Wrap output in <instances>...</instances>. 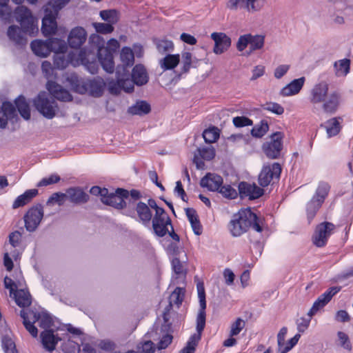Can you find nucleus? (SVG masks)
<instances>
[{
  "instance_id": "nucleus-24",
  "label": "nucleus",
  "mask_w": 353,
  "mask_h": 353,
  "mask_svg": "<svg viewBox=\"0 0 353 353\" xmlns=\"http://www.w3.org/2000/svg\"><path fill=\"white\" fill-rule=\"evenodd\" d=\"M26 34H28V33L24 31L21 26L20 28L16 25L10 26L7 31V35L9 39L15 44L20 46H23L26 43Z\"/></svg>"
},
{
  "instance_id": "nucleus-18",
  "label": "nucleus",
  "mask_w": 353,
  "mask_h": 353,
  "mask_svg": "<svg viewBox=\"0 0 353 353\" xmlns=\"http://www.w3.org/2000/svg\"><path fill=\"white\" fill-rule=\"evenodd\" d=\"M88 34L86 30L80 26L72 28L68 37V43L71 48L78 49L85 42Z\"/></svg>"
},
{
  "instance_id": "nucleus-64",
  "label": "nucleus",
  "mask_w": 353,
  "mask_h": 353,
  "mask_svg": "<svg viewBox=\"0 0 353 353\" xmlns=\"http://www.w3.org/2000/svg\"><path fill=\"white\" fill-rule=\"evenodd\" d=\"M137 350L138 353H154L155 346L151 341H145L138 345Z\"/></svg>"
},
{
  "instance_id": "nucleus-15",
  "label": "nucleus",
  "mask_w": 353,
  "mask_h": 353,
  "mask_svg": "<svg viewBox=\"0 0 353 353\" xmlns=\"http://www.w3.org/2000/svg\"><path fill=\"white\" fill-rule=\"evenodd\" d=\"M282 137L281 133L274 134L270 141L263 145L262 149L265 155L270 159H277L282 149Z\"/></svg>"
},
{
  "instance_id": "nucleus-60",
  "label": "nucleus",
  "mask_w": 353,
  "mask_h": 353,
  "mask_svg": "<svg viewBox=\"0 0 353 353\" xmlns=\"http://www.w3.org/2000/svg\"><path fill=\"white\" fill-rule=\"evenodd\" d=\"M301 337L300 334H296L294 335V337H292L291 339H290L287 343L285 342L284 346H281L278 351L279 353H287L289 352L291 349H292L298 343L299 339Z\"/></svg>"
},
{
  "instance_id": "nucleus-20",
  "label": "nucleus",
  "mask_w": 353,
  "mask_h": 353,
  "mask_svg": "<svg viewBox=\"0 0 353 353\" xmlns=\"http://www.w3.org/2000/svg\"><path fill=\"white\" fill-rule=\"evenodd\" d=\"M341 103V94L337 91H334L321 103L322 108L325 113L334 114L338 110Z\"/></svg>"
},
{
  "instance_id": "nucleus-62",
  "label": "nucleus",
  "mask_w": 353,
  "mask_h": 353,
  "mask_svg": "<svg viewBox=\"0 0 353 353\" xmlns=\"http://www.w3.org/2000/svg\"><path fill=\"white\" fill-rule=\"evenodd\" d=\"M269 129L267 122L262 121L259 125H257L252 130V134L255 137H262Z\"/></svg>"
},
{
  "instance_id": "nucleus-30",
  "label": "nucleus",
  "mask_w": 353,
  "mask_h": 353,
  "mask_svg": "<svg viewBox=\"0 0 353 353\" xmlns=\"http://www.w3.org/2000/svg\"><path fill=\"white\" fill-rule=\"evenodd\" d=\"M17 116L14 105L10 102H3L0 110V128H5L8 121L14 119Z\"/></svg>"
},
{
  "instance_id": "nucleus-56",
  "label": "nucleus",
  "mask_w": 353,
  "mask_h": 353,
  "mask_svg": "<svg viewBox=\"0 0 353 353\" xmlns=\"http://www.w3.org/2000/svg\"><path fill=\"white\" fill-rule=\"evenodd\" d=\"M249 0H229L226 6L230 10L245 9L248 11Z\"/></svg>"
},
{
  "instance_id": "nucleus-22",
  "label": "nucleus",
  "mask_w": 353,
  "mask_h": 353,
  "mask_svg": "<svg viewBox=\"0 0 353 353\" xmlns=\"http://www.w3.org/2000/svg\"><path fill=\"white\" fill-rule=\"evenodd\" d=\"M343 119L341 117H332L321 125L323 128L328 138L336 136L342 128Z\"/></svg>"
},
{
  "instance_id": "nucleus-13",
  "label": "nucleus",
  "mask_w": 353,
  "mask_h": 353,
  "mask_svg": "<svg viewBox=\"0 0 353 353\" xmlns=\"http://www.w3.org/2000/svg\"><path fill=\"white\" fill-rule=\"evenodd\" d=\"M329 88V83L326 81H321L315 83L309 92L310 103L313 105L323 103L328 97Z\"/></svg>"
},
{
  "instance_id": "nucleus-42",
  "label": "nucleus",
  "mask_w": 353,
  "mask_h": 353,
  "mask_svg": "<svg viewBox=\"0 0 353 353\" xmlns=\"http://www.w3.org/2000/svg\"><path fill=\"white\" fill-rule=\"evenodd\" d=\"M323 203L320 202V201L313 197H312L311 199L307 203L305 211L307 219L309 223H310L313 220L317 212L322 206Z\"/></svg>"
},
{
  "instance_id": "nucleus-12",
  "label": "nucleus",
  "mask_w": 353,
  "mask_h": 353,
  "mask_svg": "<svg viewBox=\"0 0 353 353\" xmlns=\"http://www.w3.org/2000/svg\"><path fill=\"white\" fill-rule=\"evenodd\" d=\"M168 226L172 228L171 221L163 209H158L152 219V228L156 235L163 236L169 232Z\"/></svg>"
},
{
  "instance_id": "nucleus-29",
  "label": "nucleus",
  "mask_w": 353,
  "mask_h": 353,
  "mask_svg": "<svg viewBox=\"0 0 353 353\" xmlns=\"http://www.w3.org/2000/svg\"><path fill=\"white\" fill-rule=\"evenodd\" d=\"M172 268L174 272L173 282L176 284L184 283L187 274L184 264L178 258H174L172 261Z\"/></svg>"
},
{
  "instance_id": "nucleus-5",
  "label": "nucleus",
  "mask_w": 353,
  "mask_h": 353,
  "mask_svg": "<svg viewBox=\"0 0 353 353\" xmlns=\"http://www.w3.org/2000/svg\"><path fill=\"white\" fill-rule=\"evenodd\" d=\"M90 55L92 56V59L94 58V54L90 52L87 53L85 49L81 50L77 54L70 52L68 59L65 58L63 53H59L54 54V64L58 69H64L68 66L69 63L74 66L82 64L87 68L90 73L94 74L97 72V65L95 61L90 62L89 57Z\"/></svg>"
},
{
  "instance_id": "nucleus-25",
  "label": "nucleus",
  "mask_w": 353,
  "mask_h": 353,
  "mask_svg": "<svg viewBox=\"0 0 353 353\" xmlns=\"http://www.w3.org/2000/svg\"><path fill=\"white\" fill-rule=\"evenodd\" d=\"M44 12L45 16L42 20L41 31L43 35L47 37L56 32L57 28L56 19L57 16L48 12Z\"/></svg>"
},
{
  "instance_id": "nucleus-63",
  "label": "nucleus",
  "mask_w": 353,
  "mask_h": 353,
  "mask_svg": "<svg viewBox=\"0 0 353 353\" xmlns=\"http://www.w3.org/2000/svg\"><path fill=\"white\" fill-rule=\"evenodd\" d=\"M201 157L205 160L210 161L215 156V150L212 146H208L198 150Z\"/></svg>"
},
{
  "instance_id": "nucleus-57",
  "label": "nucleus",
  "mask_w": 353,
  "mask_h": 353,
  "mask_svg": "<svg viewBox=\"0 0 353 353\" xmlns=\"http://www.w3.org/2000/svg\"><path fill=\"white\" fill-rule=\"evenodd\" d=\"M9 0L0 1V17L5 21H9L12 16V10L8 5Z\"/></svg>"
},
{
  "instance_id": "nucleus-3",
  "label": "nucleus",
  "mask_w": 353,
  "mask_h": 353,
  "mask_svg": "<svg viewBox=\"0 0 353 353\" xmlns=\"http://www.w3.org/2000/svg\"><path fill=\"white\" fill-rule=\"evenodd\" d=\"M200 310L196 318V332L190 338L187 345L179 353H194L195 348L201 339V333L205 325V293L204 285L199 282L196 285Z\"/></svg>"
},
{
  "instance_id": "nucleus-8",
  "label": "nucleus",
  "mask_w": 353,
  "mask_h": 353,
  "mask_svg": "<svg viewBox=\"0 0 353 353\" xmlns=\"http://www.w3.org/2000/svg\"><path fill=\"white\" fill-rule=\"evenodd\" d=\"M32 103L36 110L48 119L54 118L59 110L57 103L46 92L39 93Z\"/></svg>"
},
{
  "instance_id": "nucleus-11",
  "label": "nucleus",
  "mask_w": 353,
  "mask_h": 353,
  "mask_svg": "<svg viewBox=\"0 0 353 353\" xmlns=\"http://www.w3.org/2000/svg\"><path fill=\"white\" fill-rule=\"evenodd\" d=\"M281 172V165L278 163L264 165L259 175V183L262 187H266L271 181L278 180Z\"/></svg>"
},
{
  "instance_id": "nucleus-38",
  "label": "nucleus",
  "mask_w": 353,
  "mask_h": 353,
  "mask_svg": "<svg viewBox=\"0 0 353 353\" xmlns=\"http://www.w3.org/2000/svg\"><path fill=\"white\" fill-rule=\"evenodd\" d=\"M136 210L140 221L145 225H148L152 219V212L145 203L139 202L137 204Z\"/></svg>"
},
{
  "instance_id": "nucleus-51",
  "label": "nucleus",
  "mask_w": 353,
  "mask_h": 353,
  "mask_svg": "<svg viewBox=\"0 0 353 353\" xmlns=\"http://www.w3.org/2000/svg\"><path fill=\"white\" fill-rule=\"evenodd\" d=\"M203 137L206 143H214L219 137V130L216 127L206 129L203 132Z\"/></svg>"
},
{
  "instance_id": "nucleus-59",
  "label": "nucleus",
  "mask_w": 353,
  "mask_h": 353,
  "mask_svg": "<svg viewBox=\"0 0 353 353\" xmlns=\"http://www.w3.org/2000/svg\"><path fill=\"white\" fill-rule=\"evenodd\" d=\"M41 70L44 76L49 79L48 81H51L50 79L55 78V71L54 68L52 67L50 62L48 61H43L41 64Z\"/></svg>"
},
{
  "instance_id": "nucleus-33",
  "label": "nucleus",
  "mask_w": 353,
  "mask_h": 353,
  "mask_svg": "<svg viewBox=\"0 0 353 353\" xmlns=\"http://www.w3.org/2000/svg\"><path fill=\"white\" fill-rule=\"evenodd\" d=\"M116 74L118 76V85L119 87H122L126 92H131L134 90V82L133 79H129V71L126 72V74H123V72L121 71V68H117Z\"/></svg>"
},
{
  "instance_id": "nucleus-4",
  "label": "nucleus",
  "mask_w": 353,
  "mask_h": 353,
  "mask_svg": "<svg viewBox=\"0 0 353 353\" xmlns=\"http://www.w3.org/2000/svg\"><path fill=\"white\" fill-rule=\"evenodd\" d=\"M66 81L78 93H88L94 97H101L104 91L105 83L99 77L93 79H79L74 73L68 74Z\"/></svg>"
},
{
  "instance_id": "nucleus-9",
  "label": "nucleus",
  "mask_w": 353,
  "mask_h": 353,
  "mask_svg": "<svg viewBox=\"0 0 353 353\" xmlns=\"http://www.w3.org/2000/svg\"><path fill=\"white\" fill-rule=\"evenodd\" d=\"M43 216V210L41 205H37L30 208L23 217L26 230L30 232L35 231Z\"/></svg>"
},
{
  "instance_id": "nucleus-41",
  "label": "nucleus",
  "mask_w": 353,
  "mask_h": 353,
  "mask_svg": "<svg viewBox=\"0 0 353 353\" xmlns=\"http://www.w3.org/2000/svg\"><path fill=\"white\" fill-rule=\"evenodd\" d=\"M16 303L22 307H28L31 303V296L25 289L16 290L13 294Z\"/></svg>"
},
{
  "instance_id": "nucleus-23",
  "label": "nucleus",
  "mask_w": 353,
  "mask_h": 353,
  "mask_svg": "<svg viewBox=\"0 0 353 353\" xmlns=\"http://www.w3.org/2000/svg\"><path fill=\"white\" fill-rule=\"evenodd\" d=\"M46 88L52 95L59 101H70L72 99L70 93L54 81H48Z\"/></svg>"
},
{
  "instance_id": "nucleus-27",
  "label": "nucleus",
  "mask_w": 353,
  "mask_h": 353,
  "mask_svg": "<svg viewBox=\"0 0 353 353\" xmlns=\"http://www.w3.org/2000/svg\"><path fill=\"white\" fill-rule=\"evenodd\" d=\"M305 81V78L304 77L292 80L281 90V95L290 97L297 94L303 87Z\"/></svg>"
},
{
  "instance_id": "nucleus-54",
  "label": "nucleus",
  "mask_w": 353,
  "mask_h": 353,
  "mask_svg": "<svg viewBox=\"0 0 353 353\" xmlns=\"http://www.w3.org/2000/svg\"><path fill=\"white\" fill-rule=\"evenodd\" d=\"M218 191L223 197L229 199H234L238 196V192L236 189L230 185H221Z\"/></svg>"
},
{
  "instance_id": "nucleus-52",
  "label": "nucleus",
  "mask_w": 353,
  "mask_h": 353,
  "mask_svg": "<svg viewBox=\"0 0 353 353\" xmlns=\"http://www.w3.org/2000/svg\"><path fill=\"white\" fill-rule=\"evenodd\" d=\"M66 199L67 197L65 194L55 192L48 198L46 205L48 206H52L57 204L59 206H61L65 203Z\"/></svg>"
},
{
  "instance_id": "nucleus-50",
  "label": "nucleus",
  "mask_w": 353,
  "mask_h": 353,
  "mask_svg": "<svg viewBox=\"0 0 353 353\" xmlns=\"http://www.w3.org/2000/svg\"><path fill=\"white\" fill-rule=\"evenodd\" d=\"M264 43L265 36L262 34H252L249 54L255 50L262 49L264 46Z\"/></svg>"
},
{
  "instance_id": "nucleus-35",
  "label": "nucleus",
  "mask_w": 353,
  "mask_h": 353,
  "mask_svg": "<svg viewBox=\"0 0 353 353\" xmlns=\"http://www.w3.org/2000/svg\"><path fill=\"white\" fill-rule=\"evenodd\" d=\"M180 63L179 54H168L159 60V65L163 70L174 69Z\"/></svg>"
},
{
  "instance_id": "nucleus-43",
  "label": "nucleus",
  "mask_w": 353,
  "mask_h": 353,
  "mask_svg": "<svg viewBox=\"0 0 353 353\" xmlns=\"http://www.w3.org/2000/svg\"><path fill=\"white\" fill-rule=\"evenodd\" d=\"M154 43L157 51L161 54H170L174 48L173 42L166 39H157L154 40Z\"/></svg>"
},
{
  "instance_id": "nucleus-6",
  "label": "nucleus",
  "mask_w": 353,
  "mask_h": 353,
  "mask_svg": "<svg viewBox=\"0 0 353 353\" xmlns=\"http://www.w3.org/2000/svg\"><path fill=\"white\" fill-rule=\"evenodd\" d=\"M20 315L23 319V323L26 329L33 337H37L38 334L37 328L34 326L36 322L40 327L47 330L52 323L51 316L45 311L29 310L25 312L21 310Z\"/></svg>"
},
{
  "instance_id": "nucleus-58",
  "label": "nucleus",
  "mask_w": 353,
  "mask_h": 353,
  "mask_svg": "<svg viewBox=\"0 0 353 353\" xmlns=\"http://www.w3.org/2000/svg\"><path fill=\"white\" fill-rule=\"evenodd\" d=\"M92 26L97 32L100 34H110L114 31V26L111 23L95 22Z\"/></svg>"
},
{
  "instance_id": "nucleus-2",
  "label": "nucleus",
  "mask_w": 353,
  "mask_h": 353,
  "mask_svg": "<svg viewBox=\"0 0 353 353\" xmlns=\"http://www.w3.org/2000/svg\"><path fill=\"white\" fill-rule=\"evenodd\" d=\"M89 43L97 48V57L103 69L108 73L114 70V53L119 48V43L115 39H110L105 46V40L97 34H92Z\"/></svg>"
},
{
  "instance_id": "nucleus-47",
  "label": "nucleus",
  "mask_w": 353,
  "mask_h": 353,
  "mask_svg": "<svg viewBox=\"0 0 353 353\" xmlns=\"http://www.w3.org/2000/svg\"><path fill=\"white\" fill-rule=\"evenodd\" d=\"M334 68L336 76H346L350 72V60L344 59L335 62Z\"/></svg>"
},
{
  "instance_id": "nucleus-53",
  "label": "nucleus",
  "mask_w": 353,
  "mask_h": 353,
  "mask_svg": "<svg viewBox=\"0 0 353 353\" xmlns=\"http://www.w3.org/2000/svg\"><path fill=\"white\" fill-rule=\"evenodd\" d=\"M1 343L5 353H17L15 344L8 334L2 336Z\"/></svg>"
},
{
  "instance_id": "nucleus-16",
  "label": "nucleus",
  "mask_w": 353,
  "mask_h": 353,
  "mask_svg": "<svg viewBox=\"0 0 353 353\" xmlns=\"http://www.w3.org/2000/svg\"><path fill=\"white\" fill-rule=\"evenodd\" d=\"M341 289V288L338 286L330 288L314 301L312 307L307 312V315L310 317L314 315L320 309L326 305Z\"/></svg>"
},
{
  "instance_id": "nucleus-40",
  "label": "nucleus",
  "mask_w": 353,
  "mask_h": 353,
  "mask_svg": "<svg viewBox=\"0 0 353 353\" xmlns=\"http://www.w3.org/2000/svg\"><path fill=\"white\" fill-rule=\"evenodd\" d=\"M48 47L49 52H54L55 54L59 53H64L67 49L68 46L65 41L58 38H50L46 40Z\"/></svg>"
},
{
  "instance_id": "nucleus-31",
  "label": "nucleus",
  "mask_w": 353,
  "mask_h": 353,
  "mask_svg": "<svg viewBox=\"0 0 353 353\" xmlns=\"http://www.w3.org/2000/svg\"><path fill=\"white\" fill-rule=\"evenodd\" d=\"M120 61L121 65L117 68H121V71L123 74H126L128 68L131 67L134 62V52L130 47H123L120 52Z\"/></svg>"
},
{
  "instance_id": "nucleus-17",
  "label": "nucleus",
  "mask_w": 353,
  "mask_h": 353,
  "mask_svg": "<svg viewBox=\"0 0 353 353\" xmlns=\"http://www.w3.org/2000/svg\"><path fill=\"white\" fill-rule=\"evenodd\" d=\"M239 193L241 198H248L250 200L259 198L263 194V190L255 183L241 182L238 186Z\"/></svg>"
},
{
  "instance_id": "nucleus-46",
  "label": "nucleus",
  "mask_w": 353,
  "mask_h": 353,
  "mask_svg": "<svg viewBox=\"0 0 353 353\" xmlns=\"http://www.w3.org/2000/svg\"><path fill=\"white\" fill-rule=\"evenodd\" d=\"M128 111L132 115H142L150 111V106L145 101H141L130 106Z\"/></svg>"
},
{
  "instance_id": "nucleus-7",
  "label": "nucleus",
  "mask_w": 353,
  "mask_h": 353,
  "mask_svg": "<svg viewBox=\"0 0 353 353\" xmlns=\"http://www.w3.org/2000/svg\"><path fill=\"white\" fill-rule=\"evenodd\" d=\"M13 14L15 20L24 31L28 33V35L33 37L38 32V20L27 7L23 6L17 7Z\"/></svg>"
},
{
  "instance_id": "nucleus-36",
  "label": "nucleus",
  "mask_w": 353,
  "mask_h": 353,
  "mask_svg": "<svg viewBox=\"0 0 353 353\" xmlns=\"http://www.w3.org/2000/svg\"><path fill=\"white\" fill-rule=\"evenodd\" d=\"M38 194V190L37 189H30L26 190L23 194L19 195L14 200L12 208L14 209L18 208L19 207L23 206L28 203L34 196H36Z\"/></svg>"
},
{
  "instance_id": "nucleus-26",
  "label": "nucleus",
  "mask_w": 353,
  "mask_h": 353,
  "mask_svg": "<svg viewBox=\"0 0 353 353\" xmlns=\"http://www.w3.org/2000/svg\"><path fill=\"white\" fill-rule=\"evenodd\" d=\"M200 184L210 191H218L223 184V179L218 174L208 173L201 179Z\"/></svg>"
},
{
  "instance_id": "nucleus-32",
  "label": "nucleus",
  "mask_w": 353,
  "mask_h": 353,
  "mask_svg": "<svg viewBox=\"0 0 353 353\" xmlns=\"http://www.w3.org/2000/svg\"><path fill=\"white\" fill-rule=\"evenodd\" d=\"M65 194L66 197L74 203H84L89 199L88 194L78 188L68 189Z\"/></svg>"
},
{
  "instance_id": "nucleus-45",
  "label": "nucleus",
  "mask_w": 353,
  "mask_h": 353,
  "mask_svg": "<svg viewBox=\"0 0 353 353\" xmlns=\"http://www.w3.org/2000/svg\"><path fill=\"white\" fill-rule=\"evenodd\" d=\"M330 189V186L327 182L320 181L312 197L320 201V202L324 203Z\"/></svg>"
},
{
  "instance_id": "nucleus-1",
  "label": "nucleus",
  "mask_w": 353,
  "mask_h": 353,
  "mask_svg": "<svg viewBox=\"0 0 353 353\" xmlns=\"http://www.w3.org/2000/svg\"><path fill=\"white\" fill-rule=\"evenodd\" d=\"M250 227L258 232L260 236L265 228L263 219L258 216L250 208L241 210L234 214L229 225L230 231L234 236H241Z\"/></svg>"
},
{
  "instance_id": "nucleus-37",
  "label": "nucleus",
  "mask_w": 353,
  "mask_h": 353,
  "mask_svg": "<svg viewBox=\"0 0 353 353\" xmlns=\"http://www.w3.org/2000/svg\"><path fill=\"white\" fill-rule=\"evenodd\" d=\"M71 0H50L44 6V12H48L58 16L59 12L64 8Z\"/></svg>"
},
{
  "instance_id": "nucleus-34",
  "label": "nucleus",
  "mask_w": 353,
  "mask_h": 353,
  "mask_svg": "<svg viewBox=\"0 0 353 353\" xmlns=\"http://www.w3.org/2000/svg\"><path fill=\"white\" fill-rule=\"evenodd\" d=\"M132 78L137 85H142L148 81V75L145 67L141 64L136 65L132 72Z\"/></svg>"
},
{
  "instance_id": "nucleus-21",
  "label": "nucleus",
  "mask_w": 353,
  "mask_h": 353,
  "mask_svg": "<svg viewBox=\"0 0 353 353\" xmlns=\"http://www.w3.org/2000/svg\"><path fill=\"white\" fill-rule=\"evenodd\" d=\"M180 72L179 75L188 73L190 68H196L199 60L188 51H182L180 54Z\"/></svg>"
},
{
  "instance_id": "nucleus-48",
  "label": "nucleus",
  "mask_w": 353,
  "mask_h": 353,
  "mask_svg": "<svg viewBox=\"0 0 353 353\" xmlns=\"http://www.w3.org/2000/svg\"><path fill=\"white\" fill-rule=\"evenodd\" d=\"M101 18L112 26L117 23L119 21V13L115 10H101L99 13Z\"/></svg>"
},
{
  "instance_id": "nucleus-44",
  "label": "nucleus",
  "mask_w": 353,
  "mask_h": 353,
  "mask_svg": "<svg viewBox=\"0 0 353 353\" xmlns=\"http://www.w3.org/2000/svg\"><path fill=\"white\" fill-rule=\"evenodd\" d=\"M15 105L21 116L25 120H29L30 118V110L29 104L27 103L25 97L19 96L15 100Z\"/></svg>"
},
{
  "instance_id": "nucleus-61",
  "label": "nucleus",
  "mask_w": 353,
  "mask_h": 353,
  "mask_svg": "<svg viewBox=\"0 0 353 353\" xmlns=\"http://www.w3.org/2000/svg\"><path fill=\"white\" fill-rule=\"evenodd\" d=\"M251 38V34H245L240 36L236 43V49L239 52H243L248 45L250 46Z\"/></svg>"
},
{
  "instance_id": "nucleus-19",
  "label": "nucleus",
  "mask_w": 353,
  "mask_h": 353,
  "mask_svg": "<svg viewBox=\"0 0 353 353\" xmlns=\"http://www.w3.org/2000/svg\"><path fill=\"white\" fill-rule=\"evenodd\" d=\"M211 38L214 41L213 52L216 54L223 53L231 46V39L223 32H213Z\"/></svg>"
},
{
  "instance_id": "nucleus-49",
  "label": "nucleus",
  "mask_w": 353,
  "mask_h": 353,
  "mask_svg": "<svg viewBox=\"0 0 353 353\" xmlns=\"http://www.w3.org/2000/svg\"><path fill=\"white\" fill-rule=\"evenodd\" d=\"M245 326V321L239 317L230 324L229 336H235L240 334Z\"/></svg>"
},
{
  "instance_id": "nucleus-28",
  "label": "nucleus",
  "mask_w": 353,
  "mask_h": 353,
  "mask_svg": "<svg viewBox=\"0 0 353 353\" xmlns=\"http://www.w3.org/2000/svg\"><path fill=\"white\" fill-rule=\"evenodd\" d=\"M41 343L48 352H52L61 339L54 334L51 330H46L41 333Z\"/></svg>"
},
{
  "instance_id": "nucleus-10",
  "label": "nucleus",
  "mask_w": 353,
  "mask_h": 353,
  "mask_svg": "<svg viewBox=\"0 0 353 353\" xmlns=\"http://www.w3.org/2000/svg\"><path fill=\"white\" fill-rule=\"evenodd\" d=\"M334 229L335 225L330 222L325 221L318 225L312 236L313 243L317 247H323Z\"/></svg>"
},
{
  "instance_id": "nucleus-14",
  "label": "nucleus",
  "mask_w": 353,
  "mask_h": 353,
  "mask_svg": "<svg viewBox=\"0 0 353 353\" xmlns=\"http://www.w3.org/2000/svg\"><path fill=\"white\" fill-rule=\"evenodd\" d=\"M130 199L128 191L118 188L115 192L109 193L108 191V194L103 199V203L117 209H122L126 206V200L130 201Z\"/></svg>"
},
{
  "instance_id": "nucleus-39",
  "label": "nucleus",
  "mask_w": 353,
  "mask_h": 353,
  "mask_svg": "<svg viewBox=\"0 0 353 353\" xmlns=\"http://www.w3.org/2000/svg\"><path fill=\"white\" fill-rule=\"evenodd\" d=\"M30 46L32 50L37 56L46 57L50 54V48L46 40H34L32 41Z\"/></svg>"
},
{
  "instance_id": "nucleus-55",
  "label": "nucleus",
  "mask_w": 353,
  "mask_h": 353,
  "mask_svg": "<svg viewBox=\"0 0 353 353\" xmlns=\"http://www.w3.org/2000/svg\"><path fill=\"white\" fill-rule=\"evenodd\" d=\"M184 293L185 290L183 288H176V289L173 291V292L171 294L170 296V304L174 303L176 305H180L183 300Z\"/></svg>"
}]
</instances>
